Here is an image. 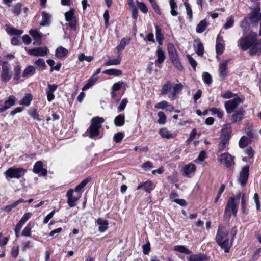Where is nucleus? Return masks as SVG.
Returning <instances> with one entry per match:
<instances>
[{"label": "nucleus", "instance_id": "15", "mask_svg": "<svg viewBox=\"0 0 261 261\" xmlns=\"http://www.w3.org/2000/svg\"><path fill=\"white\" fill-rule=\"evenodd\" d=\"M249 54L250 56L261 54V42L256 41L249 49Z\"/></svg>", "mask_w": 261, "mask_h": 261}, {"label": "nucleus", "instance_id": "44", "mask_svg": "<svg viewBox=\"0 0 261 261\" xmlns=\"http://www.w3.org/2000/svg\"><path fill=\"white\" fill-rule=\"evenodd\" d=\"M158 116L159 117V119L158 120V122L159 124H164L166 122V116L163 112H159L158 113Z\"/></svg>", "mask_w": 261, "mask_h": 261}, {"label": "nucleus", "instance_id": "22", "mask_svg": "<svg viewBox=\"0 0 261 261\" xmlns=\"http://www.w3.org/2000/svg\"><path fill=\"white\" fill-rule=\"evenodd\" d=\"M156 55L157 56V59L155 61V63L161 64L162 63L166 58V56L165 55L164 51L162 49V48L158 46L157 48V50L156 51Z\"/></svg>", "mask_w": 261, "mask_h": 261}, {"label": "nucleus", "instance_id": "45", "mask_svg": "<svg viewBox=\"0 0 261 261\" xmlns=\"http://www.w3.org/2000/svg\"><path fill=\"white\" fill-rule=\"evenodd\" d=\"M22 5L21 3H17L12 8V11L16 15L18 16L21 12Z\"/></svg>", "mask_w": 261, "mask_h": 261}, {"label": "nucleus", "instance_id": "21", "mask_svg": "<svg viewBox=\"0 0 261 261\" xmlns=\"http://www.w3.org/2000/svg\"><path fill=\"white\" fill-rule=\"evenodd\" d=\"M188 261H206L207 257L205 255L198 254L189 256L187 258Z\"/></svg>", "mask_w": 261, "mask_h": 261}, {"label": "nucleus", "instance_id": "55", "mask_svg": "<svg viewBox=\"0 0 261 261\" xmlns=\"http://www.w3.org/2000/svg\"><path fill=\"white\" fill-rule=\"evenodd\" d=\"M228 142L221 139V141L219 144L218 150L219 152H222L226 147V145L228 144Z\"/></svg>", "mask_w": 261, "mask_h": 261}, {"label": "nucleus", "instance_id": "11", "mask_svg": "<svg viewBox=\"0 0 261 261\" xmlns=\"http://www.w3.org/2000/svg\"><path fill=\"white\" fill-rule=\"evenodd\" d=\"M48 49L46 47H39L29 49L28 53L30 55L34 56H44L47 55Z\"/></svg>", "mask_w": 261, "mask_h": 261}, {"label": "nucleus", "instance_id": "25", "mask_svg": "<svg viewBox=\"0 0 261 261\" xmlns=\"http://www.w3.org/2000/svg\"><path fill=\"white\" fill-rule=\"evenodd\" d=\"M68 50L65 48L60 46L56 49L55 55L58 58H61L66 56L68 54Z\"/></svg>", "mask_w": 261, "mask_h": 261}, {"label": "nucleus", "instance_id": "13", "mask_svg": "<svg viewBox=\"0 0 261 261\" xmlns=\"http://www.w3.org/2000/svg\"><path fill=\"white\" fill-rule=\"evenodd\" d=\"M245 111L243 108H240L239 111L234 112L231 118L232 123H236L238 121L242 120L244 118Z\"/></svg>", "mask_w": 261, "mask_h": 261}, {"label": "nucleus", "instance_id": "47", "mask_svg": "<svg viewBox=\"0 0 261 261\" xmlns=\"http://www.w3.org/2000/svg\"><path fill=\"white\" fill-rule=\"evenodd\" d=\"M92 56H86L84 54L81 53L78 55V59L80 61L83 62L86 61L88 62H91L93 60Z\"/></svg>", "mask_w": 261, "mask_h": 261}, {"label": "nucleus", "instance_id": "24", "mask_svg": "<svg viewBox=\"0 0 261 261\" xmlns=\"http://www.w3.org/2000/svg\"><path fill=\"white\" fill-rule=\"evenodd\" d=\"M130 39L122 38L120 41V44L117 46L116 49L118 51V54L121 55V52L124 49L125 46L129 43Z\"/></svg>", "mask_w": 261, "mask_h": 261}, {"label": "nucleus", "instance_id": "14", "mask_svg": "<svg viewBox=\"0 0 261 261\" xmlns=\"http://www.w3.org/2000/svg\"><path fill=\"white\" fill-rule=\"evenodd\" d=\"M30 34L33 37L35 41L34 45H41L42 44L41 34L36 30H31L29 31Z\"/></svg>", "mask_w": 261, "mask_h": 261}, {"label": "nucleus", "instance_id": "39", "mask_svg": "<svg viewBox=\"0 0 261 261\" xmlns=\"http://www.w3.org/2000/svg\"><path fill=\"white\" fill-rule=\"evenodd\" d=\"M174 250L177 251L185 253L187 255H189V254H190L192 253V252L190 250H189L188 249H187V248H186L185 247H184L182 245H177V246H174Z\"/></svg>", "mask_w": 261, "mask_h": 261}, {"label": "nucleus", "instance_id": "61", "mask_svg": "<svg viewBox=\"0 0 261 261\" xmlns=\"http://www.w3.org/2000/svg\"><path fill=\"white\" fill-rule=\"evenodd\" d=\"M253 199L255 203L256 210L258 211L260 208V204L259 199V196L257 193H256L254 194Z\"/></svg>", "mask_w": 261, "mask_h": 261}, {"label": "nucleus", "instance_id": "17", "mask_svg": "<svg viewBox=\"0 0 261 261\" xmlns=\"http://www.w3.org/2000/svg\"><path fill=\"white\" fill-rule=\"evenodd\" d=\"M194 48L198 55L202 56L203 55L204 51V47L199 39L194 40Z\"/></svg>", "mask_w": 261, "mask_h": 261}, {"label": "nucleus", "instance_id": "63", "mask_svg": "<svg viewBox=\"0 0 261 261\" xmlns=\"http://www.w3.org/2000/svg\"><path fill=\"white\" fill-rule=\"evenodd\" d=\"M167 49L169 56L177 53L175 48L172 44H169L168 45Z\"/></svg>", "mask_w": 261, "mask_h": 261}, {"label": "nucleus", "instance_id": "37", "mask_svg": "<svg viewBox=\"0 0 261 261\" xmlns=\"http://www.w3.org/2000/svg\"><path fill=\"white\" fill-rule=\"evenodd\" d=\"M103 73L109 75L119 76L122 74V72L120 70L116 69H109L103 71Z\"/></svg>", "mask_w": 261, "mask_h": 261}, {"label": "nucleus", "instance_id": "40", "mask_svg": "<svg viewBox=\"0 0 261 261\" xmlns=\"http://www.w3.org/2000/svg\"><path fill=\"white\" fill-rule=\"evenodd\" d=\"M97 80V78L91 77L89 79L87 82V83L85 84L82 88V90L85 91L90 88L95 84Z\"/></svg>", "mask_w": 261, "mask_h": 261}, {"label": "nucleus", "instance_id": "12", "mask_svg": "<svg viewBox=\"0 0 261 261\" xmlns=\"http://www.w3.org/2000/svg\"><path fill=\"white\" fill-rule=\"evenodd\" d=\"M33 172L36 174L45 176L47 173L46 169L43 168V163L41 161H37L33 167Z\"/></svg>", "mask_w": 261, "mask_h": 261}, {"label": "nucleus", "instance_id": "35", "mask_svg": "<svg viewBox=\"0 0 261 261\" xmlns=\"http://www.w3.org/2000/svg\"><path fill=\"white\" fill-rule=\"evenodd\" d=\"M32 100V96L31 94H26L23 98L19 101L20 105L28 107L30 105L31 101Z\"/></svg>", "mask_w": 261, "mask_h": 261}, {"label": "nucleus", "instance_id": "7", "mask_svg": "<svg viewBox=\"0 0 261 261\" xmlns=\"http://www.w3.org/2000/svg\"><path fill=\"white\" fill-rule=\"evenodd\" d=\"M218 161L227 168L234 164V157L228 153L221 154L218 158Z\"/></svg>", "mask_w": 261, "mask_h": 261}, {"label": "nucleus", "instance_id": "32", "mask_svg": "<svg viewBox=\"0 0 261 261\" xmlns=\"http://www.w3.org/2000/svg\"><path fill=\"white\" fill-rule=\"evenodd\" d=\"M159 134L161 137L165 138L170 139L174 137L173 134L166 128H163L159 130Z\"/></svg>", "mask_w": 261, "mask_h": 261}, {"label": "nucleus", "instance_id": "1", "mask_svg": "<svg viewBox=\"0 0 261 261\" xmlns=\"http://www.w3.org/2000/svg\"><path fill=\"white\" fill-rule=\"evenodd\" d=\"M231 240L227 238L229 231L226 230L225 227L222 225H219L215 237V241L220 248L224 250L225 253L230 251L234 238L237 233V227H233L230 231Z\"/></svg>", "mask_w": 261, "mask_h": 261}, {"label": "nucleus", "instance_id": "42", "mask_svg": "<svg viewBox=\"0 0 261 261\" xmlns=\"http://www.w3.org/2000/svg\"><path fill=\"white\" fill-rule=\"evenodd\" d=\"M74 10L73 9H71L64 14L66 21H69L73 18H76V16H74Z\"/></svg>", "mask_w": 261, "mask_h": 261}, {"label": "nucleus", "instance_id": "46", "mask_svg": "<svg viewBox=\"0 0 261 261\" xmlns=\"http://www.w3.org/2000/svg\"><path fill=\"white\" fill-rule=\"evenodd\" d=\"M35 65L41 70L45 69L46 67L45 62L44 59L42 58L37 60L35 62Z\"/></svg>", "mask_w": 261, "mask_h": 261}, {"label": "nucleus", "instance_id": "10", "mask_svg": "<svg viewBox=\"0 0 261 261\" xmlns=\"http://www.w3.org/2000/svg\"><path fill=\"white\" fill-rule=\"evenodd\" d=\"M228 60H225L220 62L219 64V76L222 80H224L228 75L227 66Z\"/></svg>", "mask_w": 261, "mask_h": 261}, {"label": "nucleus", "instance_id": "28", "mask_svg": "<svg viewBox=\"0 0 261 261\" xmlns=\"http://www.w3.org/2000/svg\"><path fill=\"white\" fill-rule=\"evenodd\" d=\"M6 31L10 35H20L22 34L23 31L21 30L16 29L10 25H6Z\"/></svg>", "mask_w": 261, "mask_h": 261}, {"label": "nucleus", "instance_id": "48", "mask_svg": "<svg viewBox=\"0 0 261 261\" xmlns=\"http://www.w3.org/2000/svg\"><path fill=\"white\" fill-rule=\"evenodd\" d=\"M137 4L138 8L142 12H143L144 14H146L148 12V8L145 3L143 2H140L137 1Z\"/></svg>", "mask_w": 261, "mask_h": 261}, {"label": "nucleus", "instance_id": "20", "mask_svg": "<svg viewBox=\"0 0 261 261\" xmlns=\"http://www.w3.org/2000/svg\"><path fill=\"white\" fill-rule=\"evenodd\" d=\"M98 225H99L98 231L100 232H103L106 231L108 228V221L103 220L102 218H98L97 220Z\"/></svg>", "mask_w": 261, "mask_h": 261}, {"label": "nucleus", "instance_id": "38", "mask_svg": "<svg viewBox=\"0 0 261 261\" xmlns=\"http://www.w3.org/2000/svg\"><path fill=\"white\" fill-rule=\"evenodd\" d=\"M172 83L170 81H168L164 85H163L162 88L161 90L162 95H166L172 88Z\"/></svg>", "mask_w": 261, "mask_h": 261}, {"label": "nucleus", "instance_id": "19", "mask_svg": "<svg viewBox=\"0 0 261 261\" xmlns=\"http://www.w3.org/2000/svg\"><path fill=\"white\" fill-rule=\"evenodd\" d=\"M73 190L70 189L67 192V196L68 197L67 203L70 207H74L75 206V203L77 201V198L73 196Z\"/></svg>", "mask_w": 261, "mask_h": 261}, {"label": "nucleus", "instance_id": "57", "mask_svg": "<svg viewBox=\"0 0 261 261\" xmlns=\"http://www.w3.org/2000/svg\"><path fill=\"white\" fill-rule=\"evenodd\" d=\"M21 71V67L17 65L15 67L14 69V79L15 80H18L19 79L20 73Z\"/></svg>", "mask_w": 261, "mask_h": 261}, {"label": "nucleus", "instance_id": "54", "mask_svg": "<svg viewBox=\"0 0 261 261\" xmlns=\"http://www.w3.org/2000/svg\"><path fill=\"white\" fill-rule=\"evenodd\" d=\"M203 79L204 82L210 85L212 83V77L211 75L208 72H204L203 74Z\"/></svg>", "mask_w": 261, "mask_h": 261}, {"label": "nucleus", "instance_id": "41", "mask_svg": "<svg viewBox=\"0 0 261 261\" xmlns=\"http://www.w3.org/2000/svg\"><path fill=\"white\" fill-rule=\"evenodd\" d=\"M249 143V138L248 137L244 136H242L240 138V139L239 140V145L240 147H241L242 148H244L248 145Z\"/></svg>", "mask_w": 261, "mask_h": 261}, {"label": "nucleus", "instance_id": "26", "mask_svg": "<svg viewBox=\"0 0 261 261\" xmlns=\"http://www.w3.org/2000/svg\"><path fill=\"white\" fill-rule=\"evenodd\" d=\"M183 88V86L181 83L176 84L173 87V92L172 93L171 95L169 96V98L172 100L174 99L176 95L178 93V92L182 90Z\"/></svg>", "mask_w": 261, "mask_h": 261}, {"label": "nucleus", "instance_id": "29", "mask_svg": "<svg viewBox=\"0 0 261 261\" xmlns=\"http://www.w3.org/2000/svg\"><path fill=\"white\" fill-rule=\"evenodd\" d=\"M208 23L205 19L200 21L196 28V32L198 33H203Z\"/></svg>", "mask_w": 261, "mask_h": 261}, {"label": "nucleus", "instance_id": "36", "mask_svg": "<svg viewBox=\"0 0 261 261\" xmlns=\"http://www.w3.org/2000/svg\"><path fill=\"white\" fill-rule=\"evenodd\" d=\"M155 35H156V40L158 42V43L162 45L163 44V36L161 33V30L159 27L157 25H155Z\"/></svg>", "mask_w": 261, "mask_h": 261}, {"label": "nucleus", "instance_id": "18", "mask_svg": "<svg viewBox=\"0 0 261 261\" xmlns=\"http://www.w3.org/2000/svg\"><path fill=\"white\" fill-rule=\"evenodd\" d=\"M141 189H143L145 192L150 193L153 189L152 182L148 180L144 183L140 184L137 188V190Z\"/></svg>", "mask_w": 261, "mask_h": 261}, {"label": "nucleus", "instance_id": "50", "mask_svg": "<svg viewBox=\"0 0 261 261\" xmlns=\"http://www.w3.org/2000/svg\"><path fill=\"white\" fill-rule=\"evenodd\" d=\"M234 24V19L232 16L229 17L226 20V23L224 25V28L228 29L233 27Z\"/></svg>", "mask_w": 261, "mask_h": 261}, {"label": "nucleus", "instance_id": "56", "mask_svg": "<svg viewBox=\"0 0 261 261\" xmlns=\"http://www.w3.org/2000/svg\"><path fill=\"white\" fill-rule=\"evenodd\" d=\"M187 58L188 59L189 63L193 67V69L194 70H196V67L197 65L196 61L190 55H187Z\"/></svg>", "mask_w": 261, "mask_h": 261}, {"label": "nucleus", "instance_id": "62", "mask_svg": "<svg viewBox=\"0 0 261 261\" xmlns=\"http://www.w3.org/2000/svg\"><path fill=\"white\" fill-rule=\"evenodd\" d=\"M247 202V199L245 197V195L243 194L241 197V206H242V211L243 213H246V203Z\"/></svg>", "mask_w": 261, "mask_h": 261}, {"label": "nucleus", "instance_id": "43", "mask_svg": "<svg viewBox=\"0 0 261 261\" xmlns=\"http://www.w3.org/2000/svg\"><path fill=\"white\" fill-rule=\"evenodd\" d=\"M222 134L231 137L232 134L231 127L230 124H226L223 125Z\"/></svg>", "mask_w": 261, "mask_h": 261}, {"label": "nucleus", "instance_id": "64", "mask_svg": "<svg viewBox=\"0 0 261 261\" xmlns=\"http://www.w3.org/2000/svg\"><path fill=\"white\" fill-rule=\"evenodd\" d=\"M123 138V135L121 132H118L114 136V140L116 142H120Z\"/></svg>", "mask_w": 261, "mask_h": 261}, {"label": "nucleus", "instance_id": "33", "mask_svg": "<svg viewBox=\"0 0 261 261\" xmlns=\"http://www.w3.org/2000/svg\"><path fill=\"white\" fill-rule=\"evenodd\" d=\"M35 68L32 65H30L24 70L22 73V76L27 77L28 76L32 75L35 74Z\"/></svg>", "mask_w": 261, "mask_h": 261}, {"label": "nucleus", "instance_id": "51", "mask_svg": "<svg viewBox=\"0 0 261 261\" xmlns=\"http://www.w3.org/2000/svg\"><path fill=\"white\" fill-rule=\"evenodd\" d=\"M168 106V103L166 101L163 100L155 104L154 106V108L157 109L163 110L166 108H167Z\"/></svg>", "mask_w": 261, "mask_h": 261}, {"label": "nucleus", "instance_id": "53", "mask_svg": "<svg viewBox=\"0 0 261 261\" xmlns=\"http://www.w3.org/2000/svg\"><path fill=\"white\" fill-rule=\"evenodd\" d=\"M128 103V100L126 98H124L121 100V102L118 107L119 112L123 111Z\"/></svg>", "mask_w": 261, "mask_h": 261}, {"label": "nucleus", "instance_id": "3", "mask_svg": "<svg viewBox=\"0 0 261 261\" xmlns=\"http://www.w3.org/2000/svg\"><path fill=\"white\" fill-rule=\"evenodd\" d=\"M27 170L23 168L10 167L5 172L6 178L7 181H10L11 178L20 179L26 173Z\"/></svg>", "mask_w": 261, "mask_h": 261}, {"label": "nucleus", "instance_id": "59", "mask_svg": "<svg viewBox=\"0 0 261 261\" xmlns=\"http://www.w3.org/2000/svg\"><path fill=\"white\" fill-rule=\"evenodd\" d=\"M185 5L186 9L187 14L189 17L190 20H191L192 19V14H193L192 9L188 3H185Z\"/></svg>", "mask_w": 261, "mask_h": 261}, {"label": "nucleus", "instance_id": "5", "mask_svg": "<svg viewBox=\"0 0 261 261\" xmlns=\"http://www.w3.org/2000/svg\"><path fill=\"white\" fill-rule=\"evenodd\" d=\"M104 121V119L99 117H94L91 119V122L92 124L89 128V137L90 138H93L99 135L101 124Z\"/></svg>", "mask_w": 261, "mask_h": 261}, {"label": "nucleus", "instance_id": "4", "mask_svg": "<svg viewBox=\"0 0 261 261\" xmlns=\"http://www.w3.org/2000/svg\"><path fill=\"white\" fill-rule=\"evenodd\" d=\"M238 201H235L234 197H230L225 206L224 217L226 218H230L232 214L236 217L238 210Z\"/></svg>", "mask_w": 261, "mask_h": 261}, {"label": "nucleus", "instance_id": "52", "mask_svg": "<svg viewBox=\"0 0 261 261\" xmlns=\"http://www.w3.org/2000/svg\"><path fill=\"white\" fill-rule=\"evenodd\" d=\"M240 27L242 29L244 34H245L247 32L248 28L249 27V23L246 18H245L244 20L242 21Z\"/></svg>", "mask_w": 261, "mask_h": 261}, {"label": "nucleus", "instance_id": "16", "mask_svg": "<svg viewBox=\"0 0 261 261\" xmlns=\"http://www.w3.org/2000/svg\"><path fill=\"white\" fill-rule=\"evenodd\" d=\"M16 98L13 96H10L8 99L4 101V107L0 109V111L5 112L15 104Z\"/></svg>", "mask_w": 261, "mask_h": 261}, {"label": "nucleus", "instance_id": "31", "mask_svg": "<svg viewBox=\"0 0 261 261\" xmlns=\"http://www.w3.org/2000/svg\"><path fill=\"white\" fill-rule=\"evenodd\" d=\"M121 60V57L119 54L118 55V57L116 59H110L108 61L104 63L105 66H111V65H119Z\"/></svg>", "mask_w": 261, "mask_h": 261}, {"label": "nucleus", "instance_id": "30", "mask_svg": "<svg viewBox=\"0 0 261 261\" xmlns=\"http://www.w3.org/2000/svg\"><path fill=\"white\" fill-rule=\"evenodd\" d=\"M125 122V116L124 114H121L116 116L114 120V123L116 126H121Z\"/></svg>", "mask_w": 261, "mask_h": 261}, {"label": "nucleus", "instance_id": "8", "mask_svg": "<svg viewBox=\"0 0 261 261\" xmlns=\"http://www.w3.org/2000/svg\"><path fill=\"white\" fill-rule=\"evenodd\" d=\"M12 75L9 71V67L8 63L7 62H2V72L0 75L1 80L3 82H8L11 78Z\"/></svg>", "mask_w": 261, "mask_h": 261}, {"label": "nucleus", "instance_id": "2", "mask_svg": "<svg viewBox=\"0 0 261 261\" xmlns=\"http://www.w3.org/2000/svg\"><path fill=\"white\" fill-rule=\"evenodd\" d=\"M257 36L256 33L251 31L249 35L240 39L238 46L244 51L250 49L256 41Z\"/></svg>", "mask_w": 261, "mask_h": 261}, {"label": "nucleus", "instance_id": "23", "mask_svg": "<svg viewBox=\"0 0 261 261\" xmlns=\"http://www.w3.org/2000/svg\"><path fill=\"white\" fill-rule=\"evenodd\" d=\"M42 21L40 23V25L43 27L49 25L51 15L49 13L43 12L42 13Z\"/></svg>", "mask_w": 261, "mask_h": 261}, {"label": "nucleus", "instance_id": "60", "mask_svg": "<svg viewBox=\"0 0 261 261\" xmlns=\"http://www.w3.org/2000/svg\"><path fill=\"white\" fill-rule=\"evenodd\" d=\"M31 227L30 224H28L23 230L21 234L23 236L29 237L30 236Z\"/></svg>", "mask_w": 261, "mask_h": 261}, {"label": "nucleus", "instance_id": "49", "mask_svg": "<svg viewBox=\"0 0 261 261\" xmlns=\"http://www.w3.org/2000/svg\"><path fill=\"white\" fill-rule=\"evenodd\" d=\"M210 111L213 114L217 115V116L219 119H221L223 116V112L216 108H213L210 109Z\"/></svg>", "mask_w": 261, "mask_h": 261}, {"label": "nucleus", "instance_id": "27", "mask_svg": "<svg viewBox=\"0 0 261 261\" xmlns=\"http://www.w3.org/2000/svg\"><path fill=\"white\" fill-rule=\"evenodd\" d=\"M196 169L195 165L193 164H189L183 167V172L185 175H189L193 173Z\"/></svg>", "mask_w": 261, "mask_h": 261}, {"label": "nucleus", "instance_id": "34", "mask_svg": "<svg viewBox=\"0 0 261 261\" xmlns=\"http://www.w3.org/2000/svg\"><path fill=\"white\" fill-rule=\"evenodd\" d=\"M91 180V177H88L83 180L80 184H79L75 189V191L79 193L82 191L83 188Z\"/></svg>", "mask_w": 261, "mask_h": 261}, {"label": "nucleus", "instance_id": "9", "mask_svg": "<svg viewBox=\"0 0 261 261\" xmlns=\"http://www.w3.org/2000/svg\"><path fill=\"white\" fill-rule=\"evenodd\" d=\"M249 175V166L246 165L240 171L238 181L242 186L246 185Z\"/></svg>", "mask_w": 261, "mask_h": 261}, {"label": "nucleus", "instance_id": "6", "mask_svg": "<svg viewBox=\"0 0 261 261\" xmlns=\"http://www.w3.org/2000/svg\"><path fill=\"white\" fill-rule=\"evenodd\" d=\"M243 100L240 97H236L232 100L226 101L224 103L226 111L228 114L232 113L238 107V105L243 103Z\"/></svg>", "mask_w": 261, "mask_h": 261}, {"label": "nucleus", "instance_id": "58", "mask_svg": "<svg viewBox=\"0 0 261 261\" xmlns=\"http://www.w3.org/2000/svg\"><path fill=\"white\" fill-rule=\"evenodd\" d=\"M224 45L221 43H216V51L218 55L222 54L224 49Z\"/></svg>", "mask_w": 261, "mask_h": 261}]
</instances>
